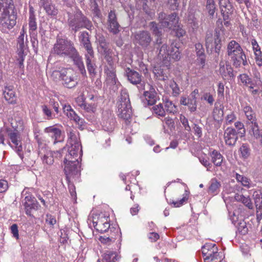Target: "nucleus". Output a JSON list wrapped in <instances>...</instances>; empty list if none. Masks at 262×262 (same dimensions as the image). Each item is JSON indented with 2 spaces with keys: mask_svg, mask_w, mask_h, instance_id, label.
I'll return each mask as SVG.
<instances>
[{
  "mask_svg": "<svg viewBox=\"0 0 262 262\" xmlns=\"http://www.w3.org/2000/svg\"><path fill=\"white\" fill-rule=\"evenodd\" d=\"M152 40L151 34L147 31H140L134 34V42L138 44L144 50H152V48L150 46Z\"/></svg>",
  "mask_w": 262,
  "mask_h": 262,
  "instance_id": "obj_9",
  "label": "nucleus"
},
{
  "mask_svg": "<svg viewBox=\"0 0 262 262\" xmlns=\"http://www.w3.org/2000/svg\"><path fill=\"white\" fill-rule=\"evenodd\" d=\"M149 90L144 91L143 93L145 99L144 103H147L148 105H153L159 99V96L154 86L149 85Z\"/></svg>",
  "mask_w": 262,
  "mask_h": 262,
  "instance_id": "obj_20",
  "label": "nucleus"
},
{
  "mask_svg": "<svg viewBox=\"0 0 262 262\" xmlns=\"http://www.w3.org/2000/svg\"><path fill=\"white\" fill-rule=\"evenodd\" d=\"M101 125L103 129L108 132H112L115 126V119L112 112L107 110L102 112Z\"/></svg>",
  "mask_w": 262,
  "mask_h": 262,
  "instance_id": "obj_13",
  "label": "nucleus"
},
{
  "mask_svg": "<svg viewBox=\"0 0 262 262\" xmlns=\"http://www.w3.org/2000/svg\"><path fill=\"white\" fill-rule=\"evenodd\" d=\"M163 121L165 123L169 128H174V122L172 118L169 117H166L164 118Z\"/></svg>",
  "mask_w": 262,
  "mask_h": 262,
  "instance_id": "obj_64",
  "label": "nucleus"
},
{
  "mask_svg": "<svg viewBox=\"0 0 262 262\" xmlns=\"http://www.w3.org/2000/svg\"><path fill=\"white\" fill-rule=\"evenodd\" d=\"M8 135L11 142L15 146L16 151L17 152L19 156L21 159H23V155L20 153L22 150V146L19 136L18 134L15 132H11L9 133Z\"/></svg>",
  "mask_w": 262,
  "mask_h": 262,
  "instance_id": "obj_25",
  "label": "nucleus"
},
{
  "mask_svg": "<svg viewBox=\"0 0 262 262\" xmlns=\"http://www.w3.org/2000/svg\"><path fill=\"white\" fill-rule=\"evenodd\" d=\"M159 55L162 57L165 64L178 61L181 58L179 47L174 43H172L169 48H168L166 43L161 46L159 49Z\"/></svg>",
  "mask_w": 262,
  "mask_h": 262,
  "instance_id": "obj_5",
  "label": "nucleus"
},
{
  "mask_svg": "<svg viewBox=\"0 0 262 262\" xmlns=\"http://www.w3.org/2000/svg\"><path fill=\"white\" fill-rule=\"evenodd\" d=\"M167 5L171 10H177L179 7V0H167Z\"/></svg>",
  "mask_w": 262,
  "mask_h": 262,
  "instance_id": "obj_53",
  "label": "nucleus"
},
{
  "mask_svg": "<svg viewBox=\"0 0 262 262\" xmlns=\"http://www.w3.org/2000/svg\"><path fill=\"white\" fill-rule=\"evenodd\" d=\"M165 113H172L174 114L177 112V108L176 106L172 103V101L167 100L165 102Z\"/></svg>",
  "mask_w": 262,
  "mask_h": 262,
  "instance_id": "obj_48",
  "label": "nucleus"
},
{
  "mask_svg": "<svg viewBox=\"0 0 262 262\" xmlns=\"http://www.w3.org/2000/svg\"><path fill=\"white\" fill-rule=\"evenodd\" d=\"M75 49L73 43L71 40L58 36L52 53L61 56H69Z\"/></svg>",
  "mask_w": 262,
  "mask_h": 262,
  "instance_id": "obj_7",
  "label": "nucleus"
},
{
  "mask_svg": "<svg viewBox=\"0 0 262 262\" xmlns=\"http://www.w3.org/2000/svg\"><path fill=\"white\" fill-rule=\"evenodd\" d=\"M238 79L241 81L245 85H249L250 89H253L252 86L254 84L253 81L251 77H250L247 74H240L238 76Z\"/></svg>",
  "mask_w": 262,
  "mask_h": 262,
  "instance_id": "obj_45",
  "label": "nucleus"
},
{
  "mask_svg": "<svg viewBox=\"0 0 262 262\" xmlns=\"http://www.w3.org/2000/svg\"><path fill=\"white\" fill-rule=\"evenodd\" d=\"M236 119V117L234 113L232 112L228 114L226 117V124L229 125L234 121Z\"/></svg>",
  "mask_w": 262,
  "mask_h": 262,
  "instance_id": "obj_63",
  "label": "nucleus"
},
{
  "mask_svg": "<svg viewBox=\"0 0 262 262\" xmlns=\"http://www.w3.org/2000/svg\"><path fill=\"white\" fill-rule=\"evenodd\" d=\"M234 199L236 201L242 202L248 209H253V203L249 196H246L243 194L236 193L234 196Z\"/></svg>",
  "mask_w": 262,
  "mask_h": 262,
  "instance_id": "obj_30",
  "label": "nucleus"
},
{
  "mask_svg": "<svg viewBox=\"0 0 262 262\" xmlns=\"http://www.w3.org/2000/svg\"><path fill=\"white\" fill-rule=\"evenodd\" d=\"M256 208H262V193L259 191H254L253 194Z\"/></svg>",
  "mask_w": 262,
  "mask_h": 262,
  "instance_id": "obj_46",
  "label": "nucleus"
},
{
  "mask_svg": "<svg viewBox=\"0 0 262 262\" xmlns=\"http://www.w3.org/2000/svg\"><path fill=\"white\" fill-rule=\"evenodd\" d=\"M79 40L88 52V54L85 55V57L86 58V63L89 72L91 75H95L96 73L95 70L96 66L95 64L93 65L92 62V59L93 58V51L89 40L88 33L86 31L80 32Z\"/></svg>",
  "mask_w": 262,
  "mask_h": 262,
  "instance_id": "obj_6",
  "label": "nucleus"
},
{
  "mask_svg": "<svg viewBox=\"0 0 262 262\" xmlns=\"http://www.w3.org/2000/svg\"><path fill=\"white\" fill-rule=\"evenodd\" d=\"M40 130L37 128L35 127L34 128L33 133L34 138L38 143V149L40 148V144H45L41 141V139L39 137Z\"/></svg>",
  "mask_w": 262,
  "mask_h": 262,
  "instance_id": "obj_58",
  "label": "nucleus"
},
{
  "mask_svg": "<svg viewBox=\"0 0 262 262\" xmlns=\"http://www.w3.org/2000/svg\"><path fill=\"white\" fill-rule=\"evenodd\" d=\"M47 14L49 15L55 16L58 13V10L56 9L54 5L52 4L46 5L44 7Z\"/></svg>",
  "mask_w": 262,
  "mask_h": 262,
  "instance_id": "obj_51",
  "label": "nucleus"
},
{
  "mask_svg": "<svg viewBox=\"0 0 262 262\" xmlns=\"http://www.w3.org/2000/svg\"><path fill=\"white\" fill-rule=\"evenodd\" d=\"M187 106L191 112H195L196 110V99L189 97Z\"/></svg>",
  "mask_w": 262,
  "mask_h": 262,
  "instance_id": "obj_54",
  "label": "nucleus"
},
{
  "mask_svg": "<svg viewBox=\"0 0 262 262\" xmlns=\"http://www.w3.org/2000/svg\"><path fill=\"white\" fill-rule=\"evenodd\" d=\"M237 231L242 235H245L248 233V229L245 222L238 224Z\"/></svg>",
  "mask_w": 262,
  "mask_h": 262,
  "instance_id": "obj_56",
  "label": "nucleus"
},
{
  "mask_svg": "<svg viewBox=\"0 0 262 262\" xmlns=\"http://www.w3.org/2000/svg\"><path fill=\"white\" fill-rule=\"evenodd\" d=\"M206 5L204 11L211 16H213L217 9L215 7L214 0H205Z\"/></svg>",
  "mask_w": 262,
  "mask_h": 262,
  "instance_id": "obj_36",
  "label": "nucleus"
},
{
  "mask_svg": "<svg viewBox=\"0 0 262 262\" xmlns=\"http://www.w3.org/2000/svg\"><path fill=\"white\" fill-rule=\"evenodd\" d=\"M0 13L2 16H16L12 0H0Z\"/></svg>",
  "mask_w": 262,
  "mask_h": 262,
  "instance_id": "obj_14",
  "label": "nucleus"
},
{
  "mask_svg": "<svg viewBox=\"0 0 262 262\" xmlns=\"http://www.w3.org/2000/svg\"><path fill=\"white\" fill-rule=\"evenodd\" d=\"M239 151L241 158L244 160L248 159L251 156V149L248 143H243L241 146Z\"/></svg>",
  "mask_w": 262,
  "mask_h": 262,
  "instance_id": "obj_35",
  "label": "nucleus"
},
{
  "mask_svg": "<svg viewBox=\"0 0 262 262\" xmlns=\"http://www.w3.org/2000/svg\"><path fill=\"white\" fill-rule=\"evenodd\" d=\"M118 116L120 118L125 120L126 125L130 122L129 120L131 119L132 115V110L131 106H118Z\"/></svg>",
  "mask_w": 262,
  "mask_h": 262,
  "instance_id": "obj_23",
  "label": "nucleus"
},
{
  "mask_svg": "<svg viewBox=\"0 0 262 262\" xmlns=\"http://www.w3.org/2000/svg\"><path fill=\"white\" fill-rule=\"evenodd\" d=\"M131 106L129 95L126 90H122L120 93L119 102L118 106Z\"/></svg>",
  "mask_w": 262,
  "mask_h": 262,
  "instance_id": "obj_34",
  "label": "nucleus"
},
{
  "mask_svg": "<svg viewBox=\"0 0 262 262\" xmlns=\"http://www.w3.org/2000/svg\"><path fill=\"white\" fill-rule=\"evenodd\" d=\"M243 50L241 45L235 40H231L229 42L227 47L228 55L230 57L233 55L239 53Z\"/></svg>",
  "mask_w": 262,
  "mask_h": 262,
  "instance_id": "obj_28",
  "label": "nucleus"
},
{
  "mask_svg": "<svg viewBox=\"0 0 262 262\" xmlns=\"http://www.w3.org/2000/svg\"><path fill=\"white\" fill-rule=\"evenodd\" d=\"M234 126L239 136L241 138L245 136L246 130L243 123L240 121H237L234 123Z\"/></svg>",
  "mask_w": 262,
  "mask_h": 262,
  "instance_id": "obj_50",
  "label": "nucleus"
},
{
  "mask_svg": "<svg viewBox=\"0 0 262 262\" xmlns=\"http://www.w3.org/2000/svg\"><path fill=\"white\" fill-rule=\"evenodd\" d=\"M238 133L236 130L232 127H227L224 132V139L225 143L229 146H234L238 139Z\"/></svg>",
  "mask_w": 262,
  "mask_h": 262,
  "instance_id": "obj_17",
  "label": "nucleus"
},
{
  "mask_svg": "<svg viewBox=\"0 0 262 262\" xmlns=\"http://www.w3.org/2000/svg\"><path fill=\"white\" fill-rule=\"evenodd\" d=\"M188 200V196L187 194H186L185 196L183 197L182 199H181L179 201H172V204L173 205V206L174 207H179L183 205L184 203H185Z\"/></svg>",
  "mask_w": 262,
  "mask_h": 262,
  "instance_id": "obj_61",
  "label": "nucleus"
},
{
  "mask_svg": "<svg viewBox=\"0 0 262 262\" xmlns=\"http://www.w3.org/2000/svg\"><path fill=\"white\" fill-rule=\"evenodd\" d=\"M216 247L215 244H206L202 247V251L204 261H208V258L213 254L214 248Z\"/></svg>",
  "mask_w": 262,
  "mask_h": 262,
  "instance_id": "obj_29",
  "label": "nucleus"
},
{
  "mask_svg": "<svg viewBox=\"0 0 262 262\" xmlns=\"http://www.w3.org/2000/svg\"><path fill=\"white\" fill-rule=\"evenodd\" d=\"M251 134L256 139L262 141V129H259L257 122H255L251 125Z\"/></svg>",
  "mask_w": 262,
  "mask_h": 262,
  "instance_id": "obj_40",
  "label": "nucleus"
},
{
  "mask_svg": "<svg viewBox=\"0 0 262 262\" xmlns=\"http://www.w3.org/2000/svg\"><path fill=\"white\" fill-rule=\"evenodd\" d=\"M16 19L10 17H0V28L3 31L12 29L16 24Z\"/></svg>",
  "mask_w": 262,
  "mask_h": 262,
  "instance_id": "obj_27",
  "label": "nucleus"
},
{
  "mask_svg": "<svg viewBox=\"0 0 262 262\" xmlns=\"http://www.w3.org/2000/svg\"><path fill=\"white\" fill-rule=\"evenodd\" d=\"M195 47L198 60L201 64L204 66L205 63V55L203 45L200 43H198L195 44Z\"/></svg>",
  "mask_w": 262,
  "mask_h": 262,
  "instance_id": "obj_38",
  "label": "nucleus"
},
{
  "mask_svg": "<svg viewBox=\"0 0 262 262\" xmlns=\"http://www.w3.org/2000/svg\"><path fill=\"white\" fill-rule=\"evenodd\" d=\"M211 158V162L215 166H221L222 165L223 157L216 150H213L210 155Z\"/></svg>",
  "mask_w": 262,
  "mask_h": 262,
  "instance_id": "obj_37",
  "label": "nucleus"
},
{
  "mask_svg": "<svg viewBox=\"0 0 262 262\" xmlns=\"http://www.w3.org/2000/svg\"><path fill=\"white\" fill-rule=\"evenodd\" d=\"M153 105L151 110L154 114L160 117H164L165 116V110L162 104L159 103L157 105Z\"/></svg>",
  "mask_w": 262,
  "mask_h": 262,
  "instance_id": "obj_44",
  "label": "nucleus"
},
{
  "mask_svg": "<svg viewBox=\"0 0 262 262\" xmlns=\"http://www.w3.org/2000/svg\"><path fill=\"white\" fill-rule=\"evenodd\" d=\"M117 260V256L115 253L107 252L102 255V262H115Z\"/></svg>",
  "mask_w": 262,
  "mask_h": 262,
  "instance_id": "obj_47",
  "label": "nucleus"
},
{
  "mask_svg": "<svg viewBox=\"0 0 262 262\" xmlns=\"http://www.w3.org/2000/svg\"><path fill=\"white\" fill-rule=\"evenodd\" d=\"M219 72L224 79L231 80L233 79L235 76L231 66L229 64H226L225 66L223 61H221L220 63Z\"/></svg>",
  "mask_w": 262,
  "mask_h": 262,
  "instance_id": "obj_21",
  "label": "nucleus"
},
{
  "mask_svg": "<svg viewBox=\"0 0 262 262\" xmlns=\"http://www.w3.org/2000/svg\"><path fill=\"white\" fill-rule=\"evenodd\" d=\"M222 34V31L219 29H215L214 35L211 31H208L206 32V46L207 50L209 49L211 51L214 49L215 52L219 53L222 47L221 36Z\"/></svg>",
  "mask_w": 262,
  "mask_h": 262,
  "instance_id": "obj_8",
  "label": "nucleus"
},
{
  "mask_svg": "<svg viewBox=\"0 0 262 262\" xmlns=\"http://www.w3.org/2000/svg\"><path fill=\"white\" fill-rule=\"evenodd\" d=\"M68 142L70 146L64 147L61 150L56 151L62 157L64 154H72L73 156H82V147L80 142L79 134L77 130L70 129L68 133ZM54 154L56 152H54Z\"/></svg>",
  "mask_w": 262,
  "mask_h": 262,
  "instance_id": "obj_4",
  "label": "nucleus"
},
{
  "mask_svg": "<svg viewBox=\"0 0 262 262\" xmlns=\"http://www.w3.org/2000/svg\"><path fill=\"white\" fill-rule=\"evenodd\" d=\"M69 57L72 59L74 63L78 68L82 74H85V70L83 63L82 61V58L79 56L78 52L75 49Z\"/></svg>",
  "mask_w": 262,
  "mask_h": 262,
  "instance_id": "obj_24",
  "label": "nucleus"
},
{
  "mask_svg": "<svg viewBox=\"0 0 262 262\" xmlns=\"http://www.w3.org/2000/svg\"><path fill=\"white\" fill-rule=\"evenodd\" d=\"M44 132L48 134V136L52 139L53 144L61 142L63 141V135L61 130L55 126H51L45 128Z\"/></svg>",
  "mask_w": 262,
  "mask_h": 262,
  "instance_id": "obj_16",
  "label": "nucleus"
},
{
  "mask_svg": "<svg viewBox=\"0 0 262 262\" xmlns=\"http://www.w3.org/2000/svg\"><path fill=\"white\" fill-rule=\"evenodd\" d=\"M201 100L207 101V102L210 105H212L214 101L213 96L210 93H204L203 96L201 97Z\"/></svg>",
  "mask_w": 262,
  "mask_h": 262,
  "instance_id": "obj_57",
  "label": "nucleus"
},
{
  "mask_svg": "<svg viewBox=\"0 0 262 262\" xmlns=\"http://www.w3.org/2000/svg\"><path fill=\"white\" fill-rule=\"evenodd\" d=\"M99 47L103 50L102 54L104 56V58L107 63L104 68V73L106 75V83L107 85H112L113 89H116L117 79L115 73V67L113 61L109 45L106 42L104 37H99Z\"/></svg>",
  "mask_w": 262,
  "mask_h": 262,
  "instance_id": "obj_1",
  "label": "nucleus"
},
{
  "mask_svg": "<svg viewBox=\"0 0 262 262\" xmlns=\"http://www.w3.org/2000/svg\"><path fill=\"white\" fill-rule=\"evenodd\" d=\"M217 1L223 16H229L232 14L234 8L229 0Z\"/></svg>",
  "mask_w": 262,
  "mask_h": 262,
  "instance_id": "obj_22",
  "label": "nucleus"
},
{
  "mask_svg": "<svg viewBox=\"0 0 262 262\" xmlns=\"http://www.w3.org/2000/svg\"><path fill=\"white\" fill-rule=\"evenodd\" d=\"M52 77L54 80L61 81V84L68 89L75 87L78 82V76L71 68H62L54 70L52 73Z\"/></svg>",
  "mask_w": 262,
  "mask_h": 262,
  "instance_id": "obj_2",
  "label": "nucleus"
},
{
  "mask_svg": "<svg viewBox=\"0 0 262 262\" xmlns=\"http://www.w3.org/2000/svg\"><path fill=\"white\" fill-rule=\"evenodd\" d=\"M180 121L184 126L185 129L188 132L191 130V128L189 125L188 120L184 116L181 115L180 117Z\"/></svg>",
  "mask_w": 262,
  "mask_h": 262,
  "instance_id": "obj_60",
  "label": "nucleus"
},
{
  "mask_svg": "<svg viewBox=\"0 0 262 262\" xmlns=\"http://www.w3.org/2000/svg\"><path fill=\"white\" fill-rule=\"evenodd\" d=\"M230 58L233 66L235 68H239L242 65L246 66L248 64L246 56L243 50L230 56Z\"/></svg>",
  "mask_w": 262,
  "mask_h": 262,
  "instance_id": "obj_18",
  "label": "nucleus"
},
{
  "mask_svg": "<svg viewBox=\"0 0 262 262\" xmlns=\"http://www.w3.org/2000/svg\"><path fill=\"white\" fill-rule=\"evenodd\" d=\"M213 113V117L215 120L219 121L222 119L224 114L223 110L216 108Z\"/></svg>",
  "mask_w": 262,
  "mask_h": 262,
  "instance_id": "obj_59",
  "label": "nucleus"
},
{
  "mask_svg": "<svg viewBox=\"0 0 262 262\" xmlns=\"http://www.w3.org/2000/svg\"><path fill=\"white\" fill-rule=\"evenodd\" d=\"M109 18V30L110 32L116 34L119 32V25L117 21V17H108Z\"/></svg>",
  "mask_w": 262,
  "mask_h": 262,
  "instance_id": "obj_42",
  "label": "nucleus"
},
{
  "mask_svg": "<svg viewBox=\"0 0 262 262\" xmlns=\"http://www.w3.org/2000/svg\"><path fill=\"white\" fill-rule=\"evenodd\" d=\"M72 154H64L63 163L64 165V171L67 181L70 180H78L81 175L80 165L78 160V156H73Z\"/></svg>",
  "mask_w": 262,
  "mask_h": 262,
  "instance_id": "obj_3",
  "label": "nucleus"
},
{
  "mask_svg": "<svg viewBox=\"0 0 262 262\" xmlns=\"http://www.w3.org/2000/svg\"><path fill=\"white\" fill-rule=\"evenodd\" d=\"M110 217L108 216H100L99 214V222H101L102 224L103 227H101L99 230V233H102L106 232L110 228V224L109 223Z\"/></svg>",
  "mask_w": 262,
  "mask_h": 262,
  "instance_id": "obj_41",
  "label": "nucleus"
},
{
  "mask_svg": "<svg viewBox=\"0 0 262 262\" xmlns=\"http://www.w3.org/2000/svg\"><path fill=\"white\" fill-rule=\"evenodd\" d=\"M25 212L30 216H33L34 211H37L40 207L37 201H34L32 203H24Z\"/></svg>",
  "mask_w": 262,
  "mask_h": 262,
  "instance_id": "obj_33",
  "label": "nucleus"
},
{
  "mask_svg": "<svg viewBox=\"0 0 262 262\" xmlns=\"http://www.w3.org/2000/svg\"><path fill=\"white\" fill-rule=\"evenodd\" d=\"M169 86L172 90L173 96H178L180 94L181 91L179 85L174 80L170 81Z\"/></svg>",
  "mask_w": 262,
  "mask_h": 262,
  "instance_id": "obj_52",
  "label": "nucleus"
},
{
  "mask_svg": "<svg viewBox=\"0 0 262 262\" xmlns=\"http://www.w3.org/2000/svg\"><path fill=\"white\" fill-rule=\"evenodd\" d=\"M223 258L222 253L217 252L216 247L214 248L213 254L212 253L211 256L208 258V261L205 262H221Z\"/></svg>",
  "mask_w": 262,
  "mask_h": 262,
  "instance_id": "obj_43",
  "label": "nucleus"
},
{
  "mask_svg": "<svg viewBox=\"0 0 262 262\" xmlns=\"http://www.w3.org/2000/svg\"><path fill=\"white\" fill-rule=\"evenodd\" d=\"M38 154L43 163L48 165H51L53 163V155L52 152L47 149L46 144H40V148L38 149Z\"/></svg>",
  "mask_w": 262,
  "mask_h": 262,
  "instance_id": "obj_19",
  "label": "nucleus"
},
{
  "mask_svg": "<svg viewBox=\"0 0 262 262\" xmlns=\"http://www.w3.org/2000/svg\"><path fill=\"white\" fill-rule=\"evenodd\" d=\"M29 26L30 34L31 35L35 34L34 31H35L37 29V24L35 21V17H30Z\"/></svg>",
  "mask_w": 262,
  "mask_h": 262,
  "instance_id": "obj_55",
  "label": "nucleus"
},
{
  "mask_svg": "<svg viewBox=\"0 0 262 262\" xmlns=\"http://www.w3.org/2000/svg\"><path fill=\"white\" fill-rule=\"evenodd\" d=\"M235 178L236 181L240 183L242 185L248 189L254 186L250 179L248 177L241 175L238 173H235Z\"/></svg>",
  "mask_w": 262,
  "mask_h": 262,
  "instance_id": "obj_31",
  "label": "nucleus"
},
{
  "mask_svg": "<svg viewBox=\"0 0 262 262\" xmlns=\"http://www.w3.org/2000/svg\"><path fill=\"white\" fill-rule=\"evenodd\" d=\"M43 114L46 116L47 120H51L56 117V114L52 113L51 110L47 105H43L41 106Z\"/></svg>",
  "mask_w": 262,
  "mask_h": 262,
  "instance_id": "obj_49",
  "label": "nucleus"
},
{
  "mask_svg": "<svg viewBox=\"0 0 262 262\" xmlns=\"http://www.w3.org/2000/svg\"><path fill=\"white\" fill-rule=\"evenodd\" d=\"M179 17H163L160 20V26L163 28L172 29L176 31V36L180 38L184 36L186 31L178 25Z\"/></svg>",
  "mask_w": 262,
  "mask_h": 262,
  "instance_id": "obj_10",
  "label": "nucleus"
},
{
  "mask_svg": "<svg viewBox=\"0 0 262 262\" xmlns=\"http://www.w3.org/2000/svg\"><path fill=\"white\" fill-rule=\"evenodd\" d=\"M3 95L6 100L10 104H15L16 98L12 86H6L3 92Z\"/></svg>",
  "mask_w": 262,
  "mask_h": 262,
  "instance_id": "obj_26",
  "label": "nucleus"
},
{
  "mask_svg": "<svg viewBox=\"0 0 262 262\" xmlns=\"http://www.w3.org/2000/svg\"><path fill=\"white\" fill-rule=\"evenodd\" d=\"M243 111L247 120L252 124L257 122L256 114L250 105H246L243 107Z\"/></svg>",
  "mask_w": 262,
  "mask_h": 262,
  "instance_id": "obj_32",
  "label": "nucleus"
},
{
  "mask_svg": "<svg viewBox=\"0 0 262 262\" xmlns=\"http://www.w3.org/2000/svg\"><path fill=\"white\" fill-rule=\"evenodd\" d=\"M68 24L70 28L75 32L81 28L89 29L91 27V22L86 17H69Z\"/></svg>",
  "mask_w": 262,
  "mask_h": 262,
  "instance_id": "obj_11",
  "label": "nucleus"
},
{
  "mask_svg": "<svg viewBox=\"0 0 262 262\" xmlns=\"http://www.w3.org/2000/svg\"><path fill=\"white\" fill-rule=\"evenodd\" d=\"M221 184L215 179H213L210 181V184L208 188V192L213 195L217 194L220 191Z\"/></svg>",
  "mask_w": 262,
  "mask_h": 262,
  "instance_id": "obj_39",
  "label": "nucleus"
},
{
  "mask_svg": "<svg viewBox=\"0 0 262 262\" xmlns=\"http://www.w3.org/2000/svg\"><path fill=\"white\" fill-rule=\"evenodd\" d=\"M150 29L152 31V34L157 37L155 41L154 42L155 48L159 49L160 46L164 44L163 38L162 37V26H160V21L157 24L155 21L150 23Z\"/></svg>",
  "mask_w": 262,
  "mask_h": 262,
  "instance_id": "obj_15",
  "label": "nucleus"
},
{
  "mask_svg": "<svg viewBox=\"0 0 262 262\" xmlns=\"http://www.w3.org/2000/svg\"><path fill=\"white\" fill-rule=\"evenodd\" d=\"M124 75L132 84L137 85L138 88H142L144 83L142 81L143 77L140 72L129 68H126L125 69Z\"/></svg>",
  "mask_w": 262,
  "mask_h": 262,
  "instance_id": "obj_12",
  "label": "nucleus"
},
{
  "mask_svg": "<svg viewBox=\"0 0 262 262\" xmlns=\"http://www.w3.org/2000/svg\"><path fill=\"white\" fill-rule=\"evenodd\" d=\"M90 5L91 9L95 12L94 16H98V5L96 0H90Z\"/></svg>",
  "mask_w": 262,
  "mask_h": 262,
  "instance_id": "obj_62",
  "label": "nucleus"
}]
</instances>
